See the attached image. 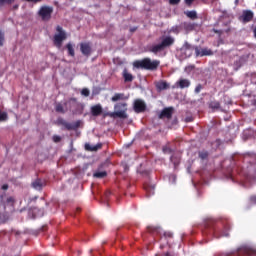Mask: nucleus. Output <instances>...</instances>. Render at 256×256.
I'll return each mask as SVG.
<instances>
[{
    "label": "nucleus",
    "mask_w": 256,
    "mask_h": 256,
    "mask_svg": "<svg viewBox=\"0 0 256 256\" xmlns=\"http://www.w3.org/2000/svg\"><path fill=\"white\" fill-rule=\"evenodd\" d=\"M133 66L136 69L155 72V71L158 70V68L160 66V60H158V59L152 60L149 57H145V58L140 59V60H135L133 62Z\"/></svg>",
    "instance_id": "nucleus-1"
},
{
    "label": "nucleus",
    "mask_w": 256,
    "mask_h": 256,
    "mask_svg": "<svg viewBox=\"0 0 256 256\" xmlns=\"http://www.w3.org/2000/svg\"><path fill=\"white\" fill-rule=\"evenodd\" d=\"M160 40V43L154 44L150 47L151 53L158 54L163 52L166 49L171 48L175 43V38L173 36H162Z\"/></svg>",
    "instance_id": "nucleus-2"
},
{
    "label": "nucleus",
    "mask_w": 256,
    "mask_h": 256,
    "mask_svg": "<svg viewBox=\"0 0 256 256\" xmlns=\"http://www.w3.org/2000/svg\"><path fill=\"white\" fill-rule=\"evenodd\" d=\"M56 31L58 33H56L53 37V44L56 48L60 49L63 42L67 39V34L60 25L56 27Z\"/></svg>",
    "instance_id": "nucleus-3"
},
{
    "label": "nucleus",
    "mask_w": 256,
    "mask_h": 256,
    "mask_svg": "<svg viewBox=\"0 0 256 256\" xmlns=\"http://www.w3.org/2000/svg\"><path fill=\"white\" fill-rule=\"evenodd\" d=\"M70 106L75 109H72V114L73 115H82L84 111V105L80 102L77 101V98L72 97L69 99V101L64 102V106Z\"/></svg>",
    "instance_id": "nucleus-4"
},
{
    "label": "nucleus",
    "mask_w": 256,
    "mask_h": 256,
    "mask_svg": "<svg viewBox=\"0 0 256 256\" xmlns=\"http://www.w3.org/2000/svg\"><path fill=\"white\" fill-rule=\"evenodd\" d=\"M115 110H118V111H115L111 114V117L115 118H121V119H127V114H126V110H127V103L126 102H120V103H117L115 104L114 106ZM123 109V110H121Z\"/></svg>",
    "instance_id": "nucleus-5"
},
{
    "label": "nucleus",
    "mask_w": 256,
    "mask_h": 256,
    "mask_svg": "<svg viewBox=\"0 0 256 256\" xmlns=\"http://www.w3.org/2000/svg\"><path fill=\"white\" fill-rule=\"evenodd\" d=\"M52 13H53V8L50 6H42L38 11L39 17L44 22H48L51 19Z\"/></svg>",
    "instance_id": "nucleus-6"
},
{
    "label": "nucleus",
    "mask_w": 256,
    "mask_h": 256,
    "mask_svg": "<svg viewBox=\"0 0 256 256\" xmlns=\"http://www.w3.org/2000/svg\"><path fill=\"white\" fill-rule=\"evenodd\" d=\"M57 122L59 125L65 127V129L68 131L77 130L81 125V120H77L73 123H70L64 120L63 118H59Z\"/></svg>",
    "instance_id": "nucleus-7"
},
{
    "label": "nucleus",
    "mask_w": 256,
    "mask_h": 256,
    "mask_svg": "<svg viewBox=\"0 0 256 256\" xmlns=\"http://www.w3.org/2000/svg\"><path fill=\"white\" fill-rule=\"evenodd\" d=\"M133 108H134V111L137 113V114H140V113H143L146 111V103L144 100L142 99H136L134 101V105H133Z\"/></svg>",
    "instance_id": "nucleus-8"
},
{
    "label": "nucleus",
    "mask_w": 256,
    "mask_h": 256,
    "mask_svg": "<svg viewBox=\"0 0 256 256\" xmlns=\"http://www.w3.org/2000/svg\"><path fill=\"white\" fill-rule=\"evenodd\" d=\"M80 51L83 56H85L87 58L90 57V55L92 54L91 42H81L80 43Z\"/></svg>",
    "instance_id": "nucleus-9"
},
{
    "label": "nucleus",
    "mask_w": 256,
    "mask_h": 256,
    "mask_svg": "<svg viewBox=\"0 0 256 256\" xmlns=\"http://www.w3.org/2000/svg\"><path fill=\"white\" fill-rule=\"evenodd\" d=\"M195 54L196 57H205V56H212L213 55V51L209 48H201L199 46L195 47Z\"/></svg>",
    "instance_id": "nucleus-10"
},
{
    "label": "nucleus",
    "mask_w": 256,
    "mask_h": 256,
    "mask_svg": "<svg viewBox=\"0 0 256 256\" xmlns=\"http://www.w3.org/2000/svg\"><path fill=\"white\" fill-rule=\"evenodd\" d=\"M195 48H196V46H193V45L189 44L188 42H185V44L181 48V51L186 56V58H190L193 55Z\"/></svg>",
    "instance_id": "nucleus-11"
},
{
    "label": "nucleus",
    "mask_w": 256,
    "mask_h": 256,
    "mask_svg": "<svg viewBox=\"0 0 256 256\" xmlns=\"http://www.w3.org/2000/svg\"><path fill=\"white\" fill-rule=\"evenodd\" d=\"M213 234L217 239L221 237H229V228L228 226H225L223 231L217 230V228H213Z\"/></svg>",
    "instance_id": "nucleus-12"
},
{
    "label": "nucleus",
    "mask_w": 256,
    "mask_h": 256,
    "mask_svg": "<svg viewBox=\"0 0 256 256\" xmlns=\"http://www.w3.org/2000/svg\"><path fill=\"white\" fill-rule=\"evenodd\" d=\"M174 108L173 107H166L162 110V112L159 114L160 119H171L173 115Z\"/></svg>",
    "instance_id": "nucleus-13"
},
{
    "label": "nucleus",
    "mask_w": 256,
    "mask_h": 256,
    "mask_svg": "<svg viewBox=\"0 0 256 256\" xmlns=\"http://www.w3.org/2000/svg\"><path fill=\"white\" fill-rule=\"evenodd\" d=\"M90 110L93 117H98L103 113V108L101 104L92 105Z\"/></svg>",
    "instance_id": "nucleus-14"
},
{
    "label": "nucleus",
    "mask_w": 256,
    "mask_h": 256,
    "mask_svg": "<svg viewBox=\"0 0 256 256\" xmlns=\"http://www.w3.org/2000/svg\"><path fill=\"white\" fill-rule=\"evenodd\" d=\"M102 146L103 144L101 142L97 143L96 145L85 143V150L88 152H97L98 150L102 149Z\"/></svg>",
    "instance_id": "nucleus-15"
},
{
    "label": "nucleus",
    "mask_w": 256,
    "mask_h": 256,
    "mask_svg": "<svg viewBox=\"0 0 256 256\" xmlns=\"http://www.w3.org/2000/svg\"><path fill=\"white\" fill-rule=\"evenodd\" d=\"M191 81L189 79L181 78L176 82V87L180 89L189 88Z\"/></svg>",
    "instance_id": "nucleus-16"
},
{
    "label": "nucleus",
    "mask_w": 256,
    "mask_h": 256,
    "mask_svg": "<svg viewBox=\"0 0 256 256\" xmlns=\"http://www.w3.org/2000/svg\"><path fill=\"white\" fill-rule=\"evenodd\" d=\"M244 23H249L254 18V13L251 10H246L243 12V15L241 16Z\"/></svg>",
    "instance_id": "nucleus-17"
},
{
    "label": "nucleus",
    "mask_w": 256,
    "mask_h": 256,
    "mask_svg": "<svg viewBox=\"0 0 256 256\" xmlns=\"http://www.w3.org/2000/svg\"><path fill=\"white\" fill-rule=\"evenodd\" d=\"M129 96H126L124 93H115L114 96L111 97L112 102L118 101H126L128 100Z\"/></svg>",
    "instance_id": "nucleus-18"
},
{
    "label": "nucleus",
    "mask_w": 256,
    "mask_h": 256,
    "mask_svg": "<svg viewBox=\"0 0 256 256\" xmlns=\"http://www.w3.org/2000/svg\"><path fill=\"white\" fill-rule=\"evenodd\" d=\"M122 76L125 83H131L134 80V76L126 68L123 70Z\"/></svg>",
    "instance_id": "nucleus-19"
},
{
    "label": "nucleus",
    "mask_w": 256,
    "mask_h": 256,
    "mask_svg": "<svg viewBox=\"0 0 256 256\" xmlns=\"http://www.w3.org/2000/svg\"><path fill=\"white\" fill-rule=\"evenodd\" d=\"M181 27H182L184 30H186V31H188V32H191V31L195 30L196 24H195V23H192V22H183V23L181 24Z\"/></svg>",
    "instance_id": "nucleus-20"
},
{
    "label": "nucleus",
    "mask_w": 256,
    "mask_h": 256,
    "mask_svg": "<svg viewBox=\"0 0 256 256\" xmlns=\"http://www.w3.org/2000/svg\"><path fill=\"white\" fill-rule=\"evenodd\" d=\"M65 48L67 49L68 56L74 58V57H75L74 45H73L71 42H68V43L65 45Z\"/></svg>",
    "instance_id": "nucleus-21"
},
{
    "label": "nucleus",
    "mask_w": 256,
    "mask_h": 256,
    "mask_svg": "<svg viewBox=\"0 0 256 256\" xmlns=\"http://www.w3.org/2000/svg\"><path fill=\"white\" fill-rule=\"evenodd\" d=\"M66 108H64V105L62 103H57L55 106V111L57 113L65 114L68 111L67 105H65Z\"/></svg>",
    "instance_id": "nucleus-22"
},
{
    "label": "nucleus",
    "mask_w": 256,
    "mask_h": 256,
    "mask_svg": "<svg viewBox=\"0 0 256 256\" xmlns=\"http://www.w3.org/2000/svg\"><path fill=\"white\" fill-rule=\"evenodd\" d=\"M156 88L159 91L167 90L169 89V83H167L166 81H160L157 83Z\"/></svg>",
    "instance_id": "nucleus-23"
},
{
    "label": "nucleus",
    "mask_w": 256,
    "mask_h": 256,
    "mask_svg": "<svg viewBox=\"0 0 256 256\" xmlns=\"http://www.w3.org/2000/svg\"><path fill=\"white\" fill-rule=\"evenodd\" d=\"M44 185L43 180L37 178L34 182H32V187L36 190H41Z\"/></svg>",
    "instance_id": "nucleus-24"
},
{
    "label": "nucleus",
    "mask_w": 256,
    "mask_h": 256,
    "mask_svg": "<svg viewBox=\"0 0 256 256\" xmlns=\"http://www.w3.org/2000/svg\"><path fill=\"white\" fill-rule=\"evenodd\" d=\"M173 239V234L171 232H165L161 237V241H166L170 245V241Z\"/></svg>",
    "instance_id": "nucleus-25"
},
{
    "label": "nucleus",
    "mask_w": 256,
    "mask_h": 256,
    "mask_svg": "<svg viewBox=\"0 0 256 256\" xmlns=\"http://www.w3.org/2000/svg\"><path fill=\"white\" fill-rule=\"evenodd\" d=\"M185 15L191 19V20H197L198 19V16H197V12L195 10H192V11H186L185 12Z\"/></svg>",
    "instance_id": "nucleus-26"
},
{
    "label": "nucleus",
    "mask_w": 256,
    "mask_h": 256,
    "mask_svg": "<svg viewBox=\"0 0 256 256\" xmlns=\"http://www.w3.org/2000/svg\"><path fill=\"white\" fill-rule=\"evenodd\" d=\"M208 157H209V152L207 151V150H201V151H199V158L201 159V160H207L208 159Z\"/></svg>",
    "instance_id": "nucleus-27"
},
{
    "label": "nucleus",
    "mask_w": 256,
    "mask_h": 256,
    "mask_svg": "<svg viewBox=\"0 0 256 256\" xmlns=\"http://www.w3.org/2000/svg\"><path fill=\"white\" fill-rule=\"evenodd\" d=\"M8 120V113L0 109V122H6Z\"/></svg>",
    "instance_id": "nucleus-28"
},
{
    "label": "nucleus",
    "mask_w": 256,
    "mask_h": 256,
    "mask_svg": "<svg viewBox=\"0 0 256 256\" xmlns=\"http://www.w3.org/2000/svg\"><path fill=\"white\" fill-rule=\"evenodd\" d=\"M107 176V172L103 171V172H94L93 177L97 178V179H103Z\"/></svg>",
    "instance_id": "nucleus-29"
},
{
    "label": "nucleus",
    "mask_w": 256,
    "mask_h": 256,
    "mask_svg": "<svg viewBox=\"0 0 256 256\" xmlns=\"http://www.w3.org/2000/svg\"><path fill=\"white\" fill-rule=\"evenodd\" d=\"M210 108H212V109H219L220 108V102L219 101H212L210 103Z\"/></svg>",
    "instance_id": "nucleus-30"
},
{
    "label": "nucleus",
    "mask_w": 256,
    "mask_h": 256,
    "mask_svg": "<svg viewBox=\"0 0 256 256\" xmlns=\"http://www.w3.org/2000/svg\"><path fill=\"white\" fill-rule=\"evenodd\" d=\"M15 0H0V5L3 7L4 4L11 5Z\"/></svg>",
    "instance_id": "nucleus-31"
},
{
    "label": "nucleus",
    "mask_w": 256,
    "mask_h": 256,
    "mask_svg": "<svg viewBox=\"0 0 256 256\" xmlns=\"http://www.w3.org/2000/svg\"><path fill=\"white\" fill-rule=\"evenodd\" d=\"M81 94H82V96H84V97H89L90 91H89L88 88H83L82 91H81Z\"/></svg>",
    "instance_id": "nucleus-32"
},
{
    "label": "nucleus",
    "mask_w": 256,
    "mask_h": 256,
    "mask_svg": "<svg viewBox=\"0 0 256 256\" xmlns=\"http://www.w3.org/2000/svg\"><path fill=\"white\" fill-rule=\"evenodd\" d=\"M203 90L202 84H198L195 88V93L199 94Z\"/></svg>",
    "instance_id": "nucleus-33"
},
{
    "label": "nucleus",
    "mask_w": 256,
    "mask_h": 256,
    "mask_svg": "<svg viewBox=\"0 0 256 256\" xmlns=\"http://www.w3.org/2000/svg\"><path fill=\"white\" fill-rule=\"evenodd\" d=\"M6 202H7L8 205L13 206L15 200L12 196H9V198H7Z\"/></svg>",
    "instance_id": "nucleus-34"
},
{
    "label": "nucleus",
    "mask_w": 256,
    "mask_h": 256,
    "mask_svg": "<svg viewBox=\"0 0 256 256\" xmlns=\"http://www.w3.org/2000/svg\"><path fill=\"white\" fill-rule=\"evenodd\" d=\"M171 32L172 33H175V34H179L180 30H179V27L178 26H173L171 28Z\"/></svg>",
    "instance_id": "nucleus-35"
},
{
    "label": "nucleus",
    "mask_w": 256,
    "mask_h": 256,
    "mask_svg": "<svg viewBox=\"0 0 256 256\" xmlns=\"http://www.w3.org/2000/svg\"><path fill=\"white\" fill-rule=\"evenodd\" d=\"M170 160L175 165V167L179 165V161L175 159V156H171Z\"/></svg>",
    "instance_id": "nucleus-36"
},
{
    "label": "nucleus",
    "mask_w": 256,
    "mask_h": 256,
    "mask_svg": "<svg viewBox=\"0 0 256 256\" xmlns=\"http://www.w3.org/2000/svg\"><path fill=\"white\" fill-rule=\"evenodd\" d=\"M148 196L154 195V188H145Z\"/></svg>",
    "instance_id": "nucleus-37"
},
{
    "label": "nucleus",
    "mask_w": 256,
    "mask_h": 256,
    "mask_svg": "<svg viewBox=\"0 0 256 256\" xmlns=\"http://www.w3.org/2000/svg\"><path fill=\"white\" fill-rule=\"evenodd\" d=\"M180 2L181 0H169L170 5H173V6L180 4Z\"/></svg>",
    "instance_id": "nucleus-38"
},
{
    "label": "nucleus",
    "mask_w": 256,
    "mask_h": 256,
    "mask_svg": "<svg viewBox=\"0 0 256 256\" xmlns=\"http://www.w3.org/2000/svg\"><path fill=\"white\" fill-rule=\"evenodd\" d=\"M53 141H54L55 143H59V142L61 141V137H60L59 135H54V136H53Z\"/></svg>",
    "instance_id": "nucleus-39"
},
{
    "label": "nucleus",
    "mask_w": 256,
    "mask_h": 256,
    "mask_svg": "<svg viewBox=\"0 0 256 256\" xmlns=\"http://www.w3.org/2000/svg\"><path fill=\"white\" fill-rule=\"evenodd\" d=\"M163 151H164V153H172V149L170 148V147H163Z\"/></svg>",
    "instance_id": "nucleus-40"
},
{
    "label": "nucleus",
    "mask_w": 256,
    "mask_h": 256,
    "mask_svg": "<svg viewBox=\"0 0 256 256\" xmlns=\"http://www.w3.org/2000/svg\"><path fill=\"white\" fill-rule=\"evenodd\" d=\"M4 34L0 31V46H3Z\"/></svg>",
    "instance_id": "nucleus-41"
},
{
    "label": "nucleus",
    "mask_w": 256,
    "mask_h": 256,
    "mask_svg": "<svg viewBox=\"0 0 256 256\" xmlns=\"http://www.w3.org/2000/svg\"><path fill=\"white\" fill-rule=\"evenodd\" d=\"M194 0H185V4L188 6V7H191L192 4H193Z\"/></svg>",
    "instance_id": "nucleus-42"
},
{
    "label": "nucleus",
    "mask_w": 256,
    "mask_h": 256,
    "mask_svg": "<svg viewBox=\"0 0 256 256\" xmlns=\"http://www.w3.org/2000/svg\"><path fill=\"white\" fill-rule=\"evenodd\" d=\"M43 0H26V2H33V3H40V2H42Z\"/></svg>",
    "instance_id": "nucleus-43"
},
{
    "label": "nucleus",
    "mask_w": 256,
    "mask_h": 256,
    "mask_svg": "<svg viewBox=\"0 0 256 256\" xmlns=\"http://www.w3.org/2000/svg\"><path fill=\"white\" fill-rule=\"evenodd\" d=\"M8 189V184H3L2 190H7Z\"/></svg>",
    "instance_id": "nucleus-44"
},
{
    "label": "nucleus",
    "mask_w": 256,
    "mask_h": 256,
    "mask_svg": "<svg viewBox=\"0 0 256 256\" xmlns=\"http://www.w3.org/2000/svg\"><path fill=\"white\" fill-rule=\"evenodd\" d=\"M136 30H137V27H133V28L130 29V32L134 33V32H136Z\"/></svg>",
    "instance_id": "nucleus-45"
},
{
    "label": "nucleus",
    "mask_w": 256,
    "mask_h": 256,
    "mask_svg": "<svg viewBox=\"0 0 256 256\" xmlns=\"http://www.w3.org/2000/svg\"><path fill=\"white\" fill-rule=\"evenodd\" d=\"M18 8H19V5L17 4L13 6V10H18Z\"/></svg>",
    "instance_id": "nucleus-46"
},
{
    "label": "nucleus",
    "mask_w": 256,
    "mask_h": 256,
    "mask_svg": "<svg viewBox=\"0 0 256 256\" xmlns=\"http://www.w3.org/2000/svg\"><path fill=\"white\" fill-rule=\"evenodd\" d=\"M148 230H149L150 232H153V231H154V229L151 228V226L148 227Z\"/></svg>",
    "instance_id": "nucleus-47"
},
{
    "label": "nucleus",
    "mask_w": 256,
    "mask_h": 256,
    "mask_svg": "<svg viewBox=\"0 0 256 256\" xmlns=\"http://www.w3.org/2000/svg\"><path fill=\"white\" fill-rule=\"evenodd\" d=\"M254 37L256 38V27L254 28Z\"/></svg>",
    "instance_id": "nucleus-48"
},
{
    "label": "nucleus",
    "mask_w": 256,
    "mask_h": 256,
    "mask_svg": "<svg viewBox=\"0 0 256 256\" xmlns=\"http://www.w3.org/2000/svg\"><path fill=\"white\" fill-rule=\"evenodd\" d=\"M235 4L238 5L239 4V0H235Z\"/></svg>",
    "instance_id": "nucleus-49"
},
{
    "label": "nucleus",
    "mask_w": 256,
    "mask_h": 256,
    "mask_svg": "<svg viewBox=\"0 0 256 256\" xmlns=\"http://www.w3.org/2000/svg\"><path fill=\"white\" fill-rule=\"evenodd\" d=\"M253 105L256 106V99L253 101Z\"/></svg>",
    "instance_id": "nucleus-50"
},
{
    "label": "nucleus",
    "mask_w": 256,
    "mask_h": 256,
    "mask_svg": "<svg viewBox=\"0 0 256 256\" xmlns=\"http://www.w3.org/2000/svg\"><path fill=\"white\" fill-rule=\"evenodd\" d=\"M165 256H172L170 253H166Z\"/></svg>",
    "instance_id": "nucleus-51"
},
{
    "label": "nucleus",
    "mask_w": 256,
    "mask_h": 256,
    "mask_svg": "<svg viewBox=\"0 0 256 256\" xmlns=\"http://www.w3.org/2000/svg\"><path fill=\"white\" fill-rule=\"evenodd\" d=\"M214 31H215V33H217V34H218V33H220V31H219V30H214Z\"/></svg>",
    "instance_id": "nucleus-52"
},
{
    "label": "nucleus",
    "mask_w": 256,
    "mask_h": 256,
    "mask_svg": "<svg viewBox=\"0 0 256 256\" xmlns=\"http://www.w3.org/2000/svg\"><path fill=\"white\" fill-rule=\"evenodd\" d=\"M189 68L194 69V66H193V65H192V66H189Z\"/></svg>",
    "instance_id": "nucleus-53"
},
{
    "label": "nucleus",
    "mask_w": 256,
    "mask_h": 256,
    "mask_svg": "<svg viewBox=\"0 0 256 256\" xmlns=\"http://www.w3.org/2000/svg\"><path fill=\"white\" fill-rule=\"evenodd\" d=\"M0 198H1V201H3V195H2V196H0Z\"/></svg>",
    "instance_id": "nucleus-54"
}]
</instances>
